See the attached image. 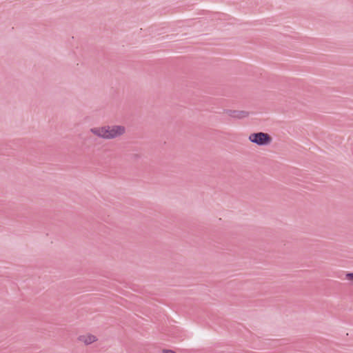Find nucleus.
Returning <instances> with one entry per match:
<instances>
[{"label": "nucleus", "mask_w": 353, "mask_h": 353, "mask_svg": "<svg viewBox=\"0 0 353 353\" xmlns=\"http://www.w3.org/2000/svg\"><path fill=\"white\" fill-rule=\"evenodd\" d=\"M163 353H175L174 351L171 350H164L163 351Z\"/></svg>", "instance_id": "5"}, {"label": "nucleus", "mask_w": 353, "mask_h": 353, "mask_svg": "<svg viewBox=\"0 0 353 353\" xmlns=\"http://www.w3.org/2000/svg\"><path fill=\"white\" fill-rule=\"evenodd\" d=\"M98 341V337L92 333L87 332L83 334H80L77 337V341L85 345H89L93 344Z\"/></svg>", "instance_id": "3"}, {"label": "nucleus", "mask_w": 353, "mask_h": 353, "mask_svg": "<svg viewBox=\"0 0 353 353\" xmlns=\"http://www.w3.org/2000/svg\"><path fill=\"white\" fill-rule=\"evenodd\" d=\"M90 132L97 137L110 140L123 136L126 128L122 125H102L91 128Z\"/></svg>", "instance_id": "1"}, {"label": "nucleus", "mask_w": 353, "mask_h": 353, "mask_svg": "<svg viewBox=\"0 0 353 353\" xmlns=\"http://www.w3.org/2000/svg\"><path fill=\"white\" fill-rule=\"evenodd\" d=\"M346 279L353 282V273H348L345 276Z\"/></svg>", "instance_id": "4"}, {"label": "nucleus", "mask_w": 353, "mask_h": 353, "mask_svg": "<svg viewBox=\"0 0 353 353\" xmlns=\"http://www.w3.org/2000/svg\"><path fill=\"white\" fill-rule=\"evenodd\" d=\"M248 139L250 142L259 146L268 145L272 141V137L264 132L252 133L250 134Z\"/></svg>", "instance_id": "2"}]
</instances>
